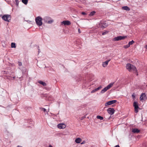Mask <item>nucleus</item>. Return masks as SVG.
I'll list each match as a JSON object with an SVG mask.
<instances>
[{"label":"nucleus","instance_id":"f257e3e1","mask_svg":"<svg viewBox=\"0 0 147 147\" xmlns=\"http://www.w3.org/2000/svg\"><path fill=\"white\" fill-rule=\"evenodd\" d=\"M126 67L129 71H131L132 70L134 71H137L136 67L130 63H127L126 66Z\"/></svg>","mask_w":147,"mask_h":147},{"label":"nucleus","instance_id":"f03ea898","mask_svg":"<svg viewBox=\"0 0 147 147\" xmlns=\"http://www.w3.org/2000/svg\"><path fill=\"white\" fill-rule=\"evenodd\" d=\"M35 21L36 24L38 26H41L42 24V19L40 17L38 16L35 18Z\"/></svg>","mask_w":147,"mask_h":147},{"label":"nucleus","instance_id":"7ed1b4c3","mask_svg":"<svg viewBox=\"0 0 147 147\" xmlns=\"http://www.w3.org/2000/svg\"><path fill=\"white\" fill-rule=\"evenodd\" d=\"M2 19L7 22H9L11 19V16L10 15L7 14L3 15L2 17Z\"/></svg>","mask_w":147,"mask_h":147},{"label":"nucleus","instance_id":"20e7f679","mask_svg":"<svg viewBox=\"0 0 147 147\" xmlns=\"http://www.w3.org/2000/svg\"><path fill=\"white\" fill-rule=\"evenodd\" d=\"M133 106L134 107L135 113H137L138 111V109L139 108L138 103L136 102H134L133 103Z\"/></svg>","mask_w":147,"mask_h":147},{"label":"nucleus","instance_id":"39448f33","mask_svg":"<svg viewBox=\"0 0 147 147\" xmlns=\"http://www.w3.org/2000/svg\"><path fill=\"white\" fill-rule=\"evenodd\" d=\"M117 101L116 100H112L108 101L105 103V106H107L108 105L113 104L116 102Z\"/></svg>","mask_w":147,"mask_h":147},{"label":"nucleus","instance_id":"423d86ee","mask_svg":"<svg viewBox=\"0 0 147 147\" xmlns=\"http://www.w3.org/2000/svg\"><path fill=\"white\" fill-rule=\"evenodd\" d=\"M107 112L111 115H113L115 113V110L113 108H109L107 109Z\"/></svg>","mask_w":147,"mask_h":147},{"label":"nucleus","instance_id":"0eeeda50","mask_svg":"<svg viewBox=\"0 0 147 147\" xmlns=\"http://www.w3.org/2000/svg\"><path fill=\"white\" fill-rule=\"evenodd\" d=\"M53 22L54 20L51 18L49 17H47V23L49 24H51Z\"/></svg>","mask_w":147,"mask_h":147},{"label":"nucleus","instance_id":"6e6552de","mask_svg":"<svg viewBox=\"0 0 147 147\" xmlns=\"http://www.w3.org/2000/svg\"><path fill=\"white\" fill-rule=\"evenodd\" d=\"M57 127L59 129H64L66 127V126L63 123H60L58 124Z\"/></svg>","mask_w":147,"mask_h":147},{"label":"nucleus","instance_id":"1a4fd4ad","mask_svg":"<svg viewBox=\"0 0 147 147\" xmlns=\"http://www.w3.org/2000/svg\"><path fill=\"white\" fill-rule=\"evenodd\" d=\"M61 24H62L67 25H69L71 24L70 22L68 20L64 21L62 22Z\"/></svg>","mask_w":147,"mask_h":147},{"label":"nucleus","instance_id":"9d476101","mask_svg":"<svg viewBox=\"0 0 147 147\" xmlns=\"http://www.w3.org/2000/svg\"><path fill=\"white\" fill-rule=\"evenodd\" d=\"M102 25H100V28L102 29H104L107 26V24L105 22L101 23Z\"/></svg>","mask_w":147,"mask_h":147},{"label":"nucleus","instance_id":"9b49d317","mask_svg":"<svg viewBox=\"0 0 147 147\" xmlns=\"http://www.w3.org/2000/svg\"><path fill=\"white\" fill-rule=\"evenodd\" d=\"M140 131L137 128H134L132 129V132L134 133H137L140 132Z\"/></svg>","mask_w":147,"mask_h":147},{"label":"nucleus","instance_id":"f8f14e48","mask_svg":"<svg viewBox=\"0 0 147 147\" xmlns=\"http://www.w3.org/2000/svg\"><path fill=\"white\" fill-rule=\"evenodd\" d=\"M110 59L108 60L107 61L104 62H103L102 63V66L104 67H106L108 65V63L110 61Z\"/></svg>","mask_w":147,"mask_h":147},{"label":"nucleus","instance_id":"ddd939ff","mask_svg":"<svg viewBox=\"0 0 147 147\" xmlns=\"http://www.w3.org/2000/svg\"><path fill=\"white\" fill-rule=\"evenodd\" d=\"M122 9L127 11H129L130 10V8L127 6H124L122 7Z\"/></svg>","mask_w":147,"mask_h":147},{"label":"nucleus","instance_id":"4468645a","mask_svg":"<svg viewBox=\"0 0 147 147\" xmlns=\"http://www.w3.org/2000/svg\"><path fill=\"white\" fill-rule=\"evenodd\" d=\"M119 40H121L120 36H119L117 37H116L115 38H114L113 39V40L115 41H118Z\"/></svg>","mask_w":147,"mask_h":147},{"label":"nucleus","instance_id":"2eb2a0df","mask_svg":"<svg viewBox=\"0 0 147 147\" xmlns=\"http://www.w3.org/2000/svg\"><path fill=\"white\" fill-rule=\"evenodd\" d=\"M81 141V139L80 138H77L76 139L75 141L76 143L78 144L80 143Z\"/></svg>","mask_w":147,"mask_h":147},{"label":"nucleus","instance_id":"dca6fc26","mask_svg":"<svg viewBox=\"0 0 147 147\" xmlns=\"http://www.w3.org/2000/svg\"><path fill=\"white\" fill-rule=\"evenodd\" d=\"M146 97V95L145 93H142L140 97V100H142L144 99V98Z\"/></svg>","mask_w":147,"mask_h":147},{"label":"nucleus","instance_id":"f3484780","mask_svg":"<svg viewBox=\"0 0 147 147\" xmlns=\"http://www.w3.org/2000/svg\"><path fill=\"white\" fill-rule=\"evenodd\" d=\"M53 98L51 96H47V100H48L52 101L53 100Z\"/></svg>","mask_w":147,"mask_h":147},{"label":"nucleus","instance_id":"a211bd4d","mask_svg":"<svg viewBox=\"0 0 147 147\" xmlns=\"http://www.w3.org/2000/svg\"><path fill=\"white\" fill-rule=\"evenodd\" d=\"M114 83H111L110 84L106 87H107L108 89H109L113 86V84H114Z\"/></svg>","mask_w":147,"mask_h":147},{"label":"nucleus","instance_id":"6ab92c4d","mask_svg":"<svg viewBox=\"0 0 147 147\" xmlns=\"http://www.w3.org/2000/svg\"><path fill=\"white\" fill-rule=\"evenodd\" d=\"M108 89L106 87L104 88L101 91L100 93L102 94L103 93L106 91Z\"/></svg>","mask_w":147,"mask_h":147},{"label":"nucleus","instance_id":"aec40b11","mask_svg":"<svg viewBox=\"0 0 147 147\" xmlns=\"http://www.w3.org/2000/svg\"><path fill=\"white\" fill-rule=\"evenodd\" d=\"M96 13V12L95 11H91L89 14V16H93Z\"/></svg>","mask_w":147,"mask_h":147},{"label":"nucleus","instance_id":"412c9836","mask_svg":"<svg viewBox=\"0 0 147 147\" xmlns=\"http://www.w3.org/2000/svg\"><path fill=\"white\" fill-rule=\"evenodd\" d=\"M97 118L99 119L100 120H102L104 118L102 117L100 115H97L96 117Z\"/></svg>","mask_w":147,"mask_h":147},{"label":"nucleus","instance_id":"4be33fe9","mask_svg":"<svg viewBox=\"0 0 147 147\" xmlns=\"http://www.w3.org/2000/svg\"><path fill=\"white\" fill-rule=\"evenodd\" d=\"M38 83L40 84H42L43 86H45L46 84V83L45 82H43L42 81H39Z\"/></svg>","mask_w":147,"mask_h":147},{"label":"nucleus","instance_id":"5701e85b","mask_svg":"<svg viewBox=\"0 0 147 147\" xmlns=\"http://www.w3.org/2000/svg\"><path fill=\"white\" fill-rule=\"evenodd\" d=\"M22 2L25 5L27 4L28 2V0H22Z\"/></svg>","mask_w":147,"mask_h":147},{"label":"nucleus","instance_id":"b1692460","mask_svg":"<svg viewBox=\"0 0 147 147\" xmlns=\"http://www.w3.org/2000/svg\"><path fill=\"white\" fill-rule=\"evenodd\" d=\"M134 42V41L133 40H132L131 41L129 42L128 44L130 46V45H132Z\"/></svg>","mask_w":147,"mask_h":147},{"label":"nucleus","instance_id":"393cba45","mask_svg":"<svg viewBox=\"0 0 147 147\" xmlns=\"http://www.w3.org/2000/svg\"><path fill=\"white\" fill-rule=\"evenodd\" d=\"M11 47L12 48H16V46L15 43L13 42H12L11 43Z\"/></svg>","mask_w":147,"mask_h":147},{"label":"nucleus","instance_id":"a878e982","mask_svg":"<svg viewBox=\"0 0 147 147\" xmlns=\"http://www.w3.org/2000/svg\"><path fill=\"white\" fill-rule=\"evenodd\" d=\"M127 37V36H120L121 40H123L125 38H126Z\"/></svg>","mask_w":147,"mask_h":147},{"label":"nucleus","instance_id":"bb28decb","mask_svg":"<svg viewBox=\"0 0 147 147\" xmlns=\"http://www.w3.org/2000/svg\"><path fill=\"white\" fill-rule=\"evenodd\" d=\"M102 88V86H100L99 87H98V88H96L94 89H95V90H96V91H97L99 90L100 89H101Z\"/></svg>","mask_w":147,"mask_h":147},{"label":"nucleus","instance_id":"cd10ccee","mask_svg":"<svg viewBox=\"0 0 147 147\" xmlns=\"http://www.w3.org/2000/svg\"><path fill=\"white\" fill-rule=\"evenodd\" d=\"M108 32H109V31H105L103 32L102 33V35H104L107 34V33H108Z\"/></svg>","mask_w":147,"mask_h":147},{"label":"nucleus","instance_id":"c85d7f7f","mask_svg":"<svg viewBox=\"0 0 147 147\" xmlns=\"http://www.w3.org/2000/svg\"><path fill=\"white\" fill-rule=\"evenodd\" d=\"M129 47H130L129 45L128 44L124 46L123 47L125 49H127V48H128Z\"/></svg>","mask_w":147,"mask_h":147},{"label":"nucleus","instance_id":"c756f323","mask_svg":"<svg viewBox=\"0 0 147 147\" xmlns=\"http://www.w3.org/2000/svg\"><path fill=\"white\" fill-rule=\"evenodd\" d=\"M18 65L19 66H21L22 65V63L21 62L18 61Z\"/></svg>","mask_w":147,"mask_h":147},{"label":"nucleus","instance_id":"7c9ffc66","mask_svg":"<svg viewBox=\"0 0 147 147\" xmlns=\"http://www.w3.org/2000/svg\"><path fill=\"white\" fill-rule=\"evenodd\" d=\"M132 96L133 97V98H134V99H135V93H133L132 94Z\"/></svg>","mask_w":147,"mask_h":147},{"label":"nucleus","instance_id":"2f4dec72","mask_svg":"<svg viewBox=\"0 0 147 147\" xmlns=\"http://www.w3.org/2000/svg\"><path fill=\"white\" fill-rule=\"evenodd\" d=\"M40 109L41 110H43L44 112H45L46 111V109L45 108H40Z\"/></svg>","mask_w":147,"mask_h":147},{"label":"nucleus","instance_id":"473e14b6","mask_svg":"<svg viewBox=\"0 0 147 147\" xmlns=\"http://www.w3.org/2000/svg\"><path fill=\"white\" fill-rule=\"evenodd\" d=\"M15 0L16 2V4H17V5H18V3H19L18 0Z\"/></svg>","mask_w":147,"mask_h":147},{"label":"nucleus","instance_id":"72a5a7b5","mask_svg":"<svg viewBox=\"0 0 147 147\" xmlns=\"http://www.w3.org/2000/svg\"><path fill=\"white\" fill-rule=\"evenodd\" d=\"M96 91V90H95V89H94L93 90H92L91 92V93H93L94 92H95Z\"/></svg>","mask_w":147,"mask_h":147},{"label":"nucleus","instance_id":"f704fd0d","mask_svg":"<svg viewBox=\"0 0 147 147\" xmlns=\"http://www.w3.org/2000/svg\"><path fill=\"white\" fill-rule=\"evenodd\" d=\"M51 88L50 87H47V90H51Z\"/></svg>","mask_w":147,"mask_h":147},{"label":"nucleus","instance_id":"c9c22d12","mask_svg":"<svg viewBox=\"0 0 147 147\" xmlns=\"http://www.w3.org/2000/svg\"><path fill=\"white\" fill-rule=\"evenodd\" d=\"M82 15H86V13L85 12H82Z\"/></svg>","mask_w":147,"mask_h":147},{"label":"nucleus","instance_id":"e433bc0d","mask_svg":"<svg viewBox=\"0 0 147 147\" xmlns=\"http://www.w3.org/2000/svg\"><path fill=\"white\" fill-rule=\"evenodd\" d=\"M78 32L79 33H81V31L80 29H78Z\"/></svg>","mask_w":147,"mask_h":147},{"label":"nucleus","instance_id":"4c0bfd02","mask_svg":"<svg viewBox=\"0 0 147 147\" xmlns=\"http://www.w3.org/2000/svg\"><path fill=\"white\" fill-rule=\"evenodd\" d=\"M85 143V141H84L81 143V144H84Z\"/></svg>","mask_w":147,"mask_h":147},{"label":"nucleus","instance_id":"58836bf2","mask_svg":"<svg viewBox=\"0 0 147 147\" xmlns=\"http://www.w3.org/2000/svg\"><path fill=\"white\" fill-rule=\"evenodd\" d=\"M115 147H120L119 145H117Z\"/></svg>","mask_w":147,"mask_h":147},{"label":"nucleus","instance_id":"ea45409f","mask_svg":"<svg viewBox=\"0 0 147 147\" xmlns=\"http://www.w3.org/2000/svg\"><path fill=\"white\" fill-rule=\"evenodd\" d=\"M49 147H53L52 146V145H50L49 146Z\"/></svg>","mask_w":147,"mask_h":147},{"label":"nucleus","instance_id":"a19ab883","mask_svg":"<svg viewBox=\"0 0 147 147\" xmlns=\"http://www.w3.org/2000/svg\"><path fill=\"white\" fill-rule=\"evenodd\" d=\"M145 48L147 49V45L146 46V47H145Z\"/></svg>","mask_w":147,"mask_h":147},{"label":"nucleus","instance_id":"79ce46f5","mask_svg":"<svg viewBox=\"0 0 147 147\" xmlns=\"http://www.w3.org/2000/svg\"><path fill=\"white\" fill-rule=\"evenodd\" d=\"M39 50H39V49H38V52H39Z\"/></svg>","mask_w":147,"mask_h":147},{"label":"nucleus","instance_id":"37998d69","mask_svg":"<svg viewBox=\"0 0 147 147\" xmlns=\"http://www.w3.org/2000/svg\"><path fill=\"white\" fill-rule=\"evenodd\" d=\"M15 78V77H13V78Z\"/></svg>","mask_w":147,"mask_h":147},{"label":"nucleus","instance_id":"c03bdc74","mask_svg":"<svg viewBox=\"0 0 147 147\" xmlns=\"http://www.w3.org/2000/svg\"><path fill=\"white\" fill-rule=\"evenodd\" d=\"M146 86H147V85H146Z\"/></svg>","mask_w":147,"mask_h":147}]
</instances>
